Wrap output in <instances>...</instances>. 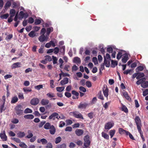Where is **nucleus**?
Instances as JSON below:
<instances>
[{
  "label": "nucleus",
  "mask_w": 148,
  "mask_h": 148,
  "mask_svg": "<svg viewBox=\"0 0 148 148\" xmlns=\"http://www.w3.org/2000/svg\"><path fill=\"white\" fill-rule=\"evenodd\" d=\"M84 147H88L90 143V138L89 136L88 135H86L84 136Z\"/></svg>",
  "instance_id": "nucleus-1"
},
{
  "label": "nucleus",
  "mask_w": 148,
  "mask_h": 148,
  "mask_svg": "<svg viewBox=\"0 0 148 148\" xmlns=\"http://www.w3.org/2000/svg\"><path fill=\"white\" fill-rule=\"evenodd\" d=\"M70 114L71 115L73 116H74L76 118L80 119H84L81 114L77 111L71 112L70 113Z\"/></svg>",
  "instance_id": "nucleus-2"
},
{
  "label": "nucleus",
  "mask_w": 148,
  "mask_h": 148,
  "mask_svg": "<svg viewBox=\"0 0 148 148\" xmlns=\"http://www.w3.org/2000/svg\"><path fill=\"white\" fill-rule=\"evenodd\" d=\"M22 106L20 105L16 106L15 108L16 112V114L19 115H21L23 113V110H21Z\"/></svg>",
  "instance_id": "nucleus-3"
},
{
  "label": "nucleus",
  "mask_w": 148,
  "mask_h": 148,
  "mask_svg": "<svg viewBox=\"0 0 148 148\" xmlns=\"http://www.w3.org/2000/svg\"><path fill=\"white\" fill-rule=\"evenodd\" d=\"M135 121L137 125L138 130L141 129V124L140 118L138 116H136L135 118Z\"/></svg>",
  "instance_id": "nucleus-4"
},
{
  "label": "nucleus",
  "mask_w": 148,
  "mask_h": 148,
  "mask_svg": "<svg viewBox=\"0 0 148 148\" xmlns=\"http://www.w3.org/2000/svg\"><path fill=\"white\" fill-rule=\"evenodd\" d=\"M114 125V123L112 122H107L105 125V128L106 130H109Z\"/></svg>",
  "instance_id": "nucleus-5"
},
{
  "label": "nucleus",
  "mask_w": 148,
  "mask_h": 148,
  "mask_svg": "<svg viewBox=\"0 0 148 148\" xmlns=\"http://www.w3.org/2000/svg\"><path fill=\"white\" fill-rule=\"evenodd\" d=\"M39 100L37 98H34L32 99L30 101V103L33 105H36L39 103Z\"/></svg>",
  "instance_id": "nucleus-6"
},
{
  "label": "nucleus",
  "mask_w": 148,
  "mask_h": 148,
  "mask_svg": "<svg viewBox=\"0 0 148 148\" xmlns=\"http://www.w3.org/2000/svg\"><path fill=\"white\" fill-rule=\"evenodd\" d=\"M21 66V63L17 62L13 64L11 66L12 69H14L16 68L20 67Z\"/></svg>",
  "instance_id": "nucleus-7"
},
{
  "label": "nucleus",
  "mask_w": 148,
  "mask_h": 148,
  "mask_svg": "<svg viewBox=\"0 0 148 148\" xmlns=\"http://www.w3.org/2000/svg\"><path fill=\"white\" fill-rule=\"evenodd\" d=\"M0 137L1 138L3 141H6L7 140V136L5 135L4 131H3V133L0 134Z\"/></svg>",
  "instance_id": "nucleus-8"
},
{
  "label": "nucleus",
  "mask_w": 148,
  "mask_h": 148,
  "mask_svg": "<svg viewBox=\"0 0 148 148\" xmlns=\"http://www.w3.org/2000/svg\"><path fill=\"white\" fill-rule=\"evenodd\" d=\"M53 31V28L52 27H50L47 29L46 30V37H47L50 33Z\"/></svg>",
  "instance_id": "nucleus-9"
},
{
  "label": "nucleus",
  "mask_w": 148,
  "mask_h": 148,
  "mask_svg": "<svg viewBox=\"0 0 148 148\" xmlns=\"http://www.w3.org/2000/svg\"><path fill=\"white\" fill-rule=\"evenodd\" d=\"M119 133L121 134H125L126 135H127V133H129V132L123 130L122 128H120L119 129Z\"/></svg>",
  "instance_id": "nucleus-10"
},
{
  "label": "nucleus",
  "mask_w": 148,
  "mask_h": 148,
  "mask_svg": "<svg viewBox=\"0 0 148 148\" xmlns=\"http://www.w3.org/2000/svg\"><path fill=\"white\" fill-rule=\"evenodd\" d=\"M105 88L103 89V91L104 96L106 97L107 99H108V89L107 88H106L104 90Z\"/></svg>",
  "instance_id": "nucleus-11"
},
{
  "label": "nucleus",
  "mask_w": 148,
  "mask_h": 148,
  "mask_svg": "<svg viewBox=\"0 0 148 148\" xmlns=\"http://www.w3.org/2000/svg\"><path fill=\"white\" fill-rule=\"evenodd\" d=\"M49 103V101L47 99H43L41 101V103L42 105L43 106H45L48 105Z\"/></svg>",
  "instance_id": "nucleus-12"
},
{
  "label": "nucleus",
  "mask_w": 148,
  "mask_h": 148,
  "mask_svg": "<svg viewBox=\"0 0 148 148\" xmlns=\"http://www.w3.org/2000/svg\"><path fill=\"white\" fill-rule=\"evenodd\" d=\"M69 78L67 77L64 78L63 80H61L60 82L62 85H64L67 84L69 82Z\"/></svg>",
  "instance_id": "nucleus-13"
},
{
  "label": "nucleus",
  "mask_w": 148,
  "mask_h": 148,
  "mask_svg": "<svg viewBox=\"0 0 148 148\" xmlns=\"http://www.w3.org/2000/svg\"><path fill=\"white\" fill-rule=\"evenodd\" d=\"M49 129V132L52 135L54 134L56 131V129L54 126L53 125H51Z\"/></svg>",
  "instance_id": "nucleus-14"
},
{
  "label": "nucleus",
  "mask_w": 148,
  "mask_h": 148,
  "mask_svg": "<svg viewBox=\"0 0 148 148\" xmlns=\"http://www.w3.org/2000/svg\"><path fill=\"white\" fill-rule=\"evenodd\" d=\"M128 60V55L126 53H125L123 55L122 59V62L124 63H125Z\"/></svg>",
  "instance_id": "nucleus-15"
},
{
  "label": "nucleus",
  "mask_w": 148,
  "mask_h": 148,
  "mask_svg": "<svg viewBox=\"0 0 148 148\" xmlns=\"http://www.w3.org/2000/svg\"><path fill=\"white\" fill-rule=\"evenodd\" d=\"M58 115V113L56 112L53 113L49 116V119L50 120L53 119L54 120L56 118V116Z\"/></svg>",
  "instance_id": "nucleus-16"
},
{
  "label": "nucleus",
  "mask_w": 148,
  "mask_h": 148,
  "mask_svg": "<svg viewBox=\"0 0 148 148\" xmlns=\"http://www.w3.org/2000/svg\"><path fill=\"white\" fill-rule=\"evenodd\" d=\"M76 134L78 136H80L84 132L82 130L77 129L75 131Z\"/></svg>",
  "instance_id": "nucleus-17"
},
{
  "label": "nucleus",
  "mask_w": 148,
  "mask_h": 148,
  "mask_svg": "<svg viewBox=\"0 0 148 148\" xmlns=\"http://www.w3.org/2000/svg\"><path fill=\"white\" fill-rule=\"evenodd\" d=\"M88 104L85 103H81L78 106V108L80 109L85 108L87 106Z\"/></svg>",
  "instance_id": "nucleus-18"
},
{
  "label": "nucleus",
  "mask_w": 148,
  "mask_h": 148,
  "mask_svg": "<svg viewBox=\"0 0 148 148\" xmlns=\"http://www.w3.org/2000/svg\"><path fill=\"white\" fill-rule=\"evenodd\" d=\"M11 5V2L10 1H7L6 3L5 4L4 8L5 10H7L8 8L10 7Z\"/></svg>",
  "instance_id": "nucleus-19"
},
{
  "label": "nucleus",
  "mask_w": 148,
  "mask_h": 148,
  "mask_svg": "<svg viewBox=\"0 0 148 148\" xmlns=\"http://www.w3.org/2000/svg\"><path fill=\"white\" fill-rule=\"evenodd\" d=\"M145 80H145L141 85V87L143 88H146L148 87V81H146Z\"/></svg>",
  "instance_id": "nucleus-20"
},
{
  "label": "nucleus",
  "mask_w": 148,
  "mask_h": 148,
  "mask_svg": "<svg viewBox=\"0 0 148 148\" xmlns=\"http://www.w3.org/2000/svg\"><path fill=\"white\" fill-rule=\"evenodd\" d=\"M24 117L26 119H31L34 118V116L32 114H29L25 115Z\"/></svg>",
  "instance_id": "nucleus-21"
},
{
  "label": "nucleus",
  "mask_w": 148,
  "mask_h": 148,
  "mask_svg": "<svg viewBox=\"0 0 148 148\" xmlns=\"http://www.w3.org/2000/svg\"><path fill=\"white\" fill-rule=\"evenodd\" d=\"M18 137L20 138H22L25 136V134L24 132H19L17 134Z\"/></svg>",
  "instance_id": "nucleus-22"
},
{
  "label": "nucleus",
  "mask_w": 148,
  "mask_h": 148,
  "mask_svg": "<svg viewBox=\"0 0 148 148\" xmlns=\"http://www.w3.org/2000/svg\"><path fill=\"white\" fill-rule=\"evenodd\" d=\"M18 100V97L16 96L13 97L11 101L12 103H14L16 102Z\"/></svg>",
  "instance_id": "nucleus-23"
},
{
  "label": "nucleus",
  "mask_w": 148,
  "mask_h": 148,
  "mask_svg": "<svg viewBox=\"0 0 148 148\" xmlns=\"http://www.w3.org/2000/svg\"><path fill=\"white\" fill-rule=\"evenodd\" d=\"M46 32V30L45 28H42L40 32V33L42 34V35L40 36L39 37H46L44 35V34Z\"/></svg>",
  "instance_id": "nucleus-24"
},
{
  "label": "nucleus",
  "mask_w": 148,
  "mask_h": 148,
  "mask_svg": "<svg viewBox=\"0 0 148 148\" xmlns=\"http://www.w3.org/2000/svg\"><path fill=\"white\" fill-rule=\"evenodd\" d=\"M101 135L105 139L107 140H108L109 139V135L106 133H105L104 132H103L101 133Z\"/></svg>",
  "instance_id": "nucleus-25"
},
{
  "label": "nucleus",
  "mask_w": 148,
  "mask_h": 148,
  "mask_svg": "<svg viewBox=\"0 0 148 148\" xmlns=\"http://www.w3.org/2000/svg\"><path fill=\"white\" fill-rule=\"evenodd\" d=\"M74 62L75 63H80L81 62V60L78 57H75L74 58Z\"/></svg>",
  "instance_id": "nucleus-26"
},
{
  "label": "nucleus",
  "mask_w": 148,
  "mask_h": 148,
  "mask_svg": "<svg viewBox=\"0 0 148 148\" xmlns=\"http://www.w3.org/2000/svg\"><path fill=\"white\" fill-rule=\"evenodd\" d=\"M19 146L22 148H27V145L23 142H21L19 144Z\"/></svg>",
  "instance_id": "nucleus-27"
},
{
  "label": "nucleus",
  "mask_w": 148,
  "mask_h": 148,
  "mask_svg": "<svg viewBox=\"0 0 148 148\" xmlns=\"http://www.w3.org/2000/svg\"><path fill=\"white\" fill-rule=\"evenodd\" d=\"M16 13V11L14 9H11L10 10V16H14L15 15Z\"/></svg>",
  "instance_id": "nucleus-28"
},
{
  "label": "nucleus",
  "mask_w": 148,
  "mask_h": 148,
  "mask_svg": "<svg viewBox=\"0 0 148 148\" xmlns=\"http://www.w3.org/2000/svg\"><path fill=\"white\" fill-rule=\"evenodd\" d=\"M110 60H104V64H105L106 66L107 67H109L110 66Z\"/></svg>",
  "instance_id": "nucleus-29"
},
{
  "label": "nucleus",
  "mask_w": 148,
  "mask_h": 148,
  "mask_svg": "<svg viewBox=\"0 0 148 148\" xmlns=\"http://www.w3.org/2000/svg\"><path fill=\"white\" fill-rule=\"evenodd\" d=\"M51 126L49 123H47L44 125V128L48 130L50 128Z\"/></svg>",
  "instance_id": "nucleus-30"
},
{
  "label": "nucleus",
  "mask_w": 148,
  "mask_h": 148,
  "mask_svg": "<svg viewBox=\"0 0 148 148\" xmlns=\"http://www.w3.org/2000/svg\"><path fill=\"white\" fill-rule=\"evenodd\" d=\"M46 95L49 98L53 97L55 96V95L53 93L50 92L47 93Z\"/></svg>",
  "instance_id": "nucleus-31"
},
{
  "label": "nucleus",
  "mask_w": 148,
  "mask_h": 148,
  "mask_svg": "<svg viewBox=\"0 0 148 148\" xmlns=\"http://www.w3.org/2000/svg\"><path fill=\"white\" fill-rule=\"evenodd\" d=\"M123 51H121L118 53L116 57L117 59L118 60H119L121 58L123 55Z\"/></svg>",
  "instance_id": "nucleus-32"
},
{
  "label": "nucleus",
  "mask_w": 148,
  "mask_h": 148,
  "mask_svg": "<svg viewBox=\"0 0 148 148\" xmlns=\"http://www.w3.org/2000/svg\"><path fill=\"white\" fill-rule=\"evenodd\" d=\"M123 96L126 99L129 100L130 99V97L128 96V95L127 92L125 91L123 92Z\"/></svg>",
  "instance_id": "nucleus-33"
},
{
  "label": "nucleus",
  "mask_w": 148,
  "mask_h": 148,
  "mask_svg": "<svg viewBox=\"0 0 148 148\" xmlns=\"http://www.w3.org/2000/svg\"><path fill=\"white\" fill-rule=\"evenodd\" d=\"M64 87H57L56 88L57 91L58 92H61L63 91L64 89Z\"/></svg>",
  "instance_id": "nucleus-34"
},
{
  "label": "nucleus",
  "mask_w": 148,
  "mask_h": 148,
  "mask_svg": "<svg viewBox=\"0 0 148 148\" xmlns=\"http://www.w3.org/2000/svg\"><path fill=\"white\" fill-rule=\"evenodd\" d=\"M111 66L112 67H114L117 65L118 63L116 61H114L113 60H111Z\"/></svg>",
  "instance_id": "nucleus-35"
},
{
  "label": "nucleus",
  "mask_w": 148,
  "mask_h": 148,
  "mask_svg": "<svg viewBox=\"0 0 148 148\" xmlns=\"http://www.w3.org/2000/svg\"><path fill=\"white\" fill-rule=\"evenodd\" d=\"M40 42L47 41L48 40V38H38Z\"/></svg>",
  "instance_id": "nucleus-36"
},
{
  "label": "nucleus",
  "mask_w": 148,
  "mask_h": 148,
  "mask_svg": "<svg viewBox=\"0 0 148 148\" xmlns=\"http://www.w3.org/2000/svg\"><path fill=\"white\" fill-rule=\"evenodd\" d=\"M9 15L8 14H3L0 16V18L2 19H7L9 16Z\"/></svg>",
  "instance_id": "nucleus-37"
},
{
  "label": "nucleus",
  "mask_w": 148,
  "mask_h": 148,
  "mask_svg": "<svg viewBox=\"0 0 148 148\" xmlns=\"http://www.w3.org/2000/svg\"><path fill=\"white\" fill-rule=\"evenodd\" d=\"M115 132V130H110L109 132V134L111 138H112L114 136Z\"/></svg>",
  "instance_id": "nucleus-38"
},
{
  "label": "nucleus",
  "mask_w": 148,
  "mask_h": 148,
  "mask_svg": "<svg viewBox=\"0 0 148 148\" xmlns=\"http://www.w3.org/2000/svg\"><path fill=\"white\" fill-rule=\"evenodd\" d=\"M145 76L144 73H138V75L136 77L137 79H138L140 78L143 77Z\"/></svg>",
  "instance_id": "nucleus-39"
},
{
  "label": "nucleus",
  "mask_w": 148,
  "mask_h": 148,
  "mask_svg": "<svg viewBox=\"0 0 148 148\" xmlns=\"http://www.w3.org/2000/svg\"><path fill=\"white\" fill-rule=\"evenodd\" d=\"M145 80V78H143L141 79H140L137 81L136 84L137 85H139L140 84H141L142 83V82L144 81Z\"/></svg>",
  "instance_id": "nucleus-40"
},
{
  "label": "nucleus",
  "mask_w": 148,
  "mask_h": 148,
  "mask_svg": "<svg viewBox=\"0 0 148 148\" xmlns=\"http://www.w3.org/2000/svg\"><path fill=\"white\" fill-rule=\"evenodd\" d=\"M32 110L29 108H27L25 110L24 112L25 114H27L28 113H32Z\"/></svg>",
  "instance_id": "nucleus-41"
},
{
  "label": "nucleus",
  "mask_w": 148,
  "mask_h": 148,
  "mask_svg": "<svg viewBox=\"0 0 148 148\" xmlns=\"http://www.w3.org/2000/svg\"><path fill=\"white\" fill-rule=\"evenodd\" d=\"M104 60H110L111 58L110 55L108 53H107L106 55V56H104Z\"/></svg>",
  "instance_id": "nucleus-42"
},
{
  "label": "nucleus",
  "mask_w": 148,
  "mask_h": 148,
  "mask_svg": "<svg viewBox=\"0 0 148 148\" xmlns=\"http://www.w3.org/2000/svg\"><path fill=\"white\" fill-rule=\"evenodd\" d=\"M72 93L73 95H75L77 99L78 98V97L79 95V93L78 92H77L75 90H73L72 91Z\"/></svg>",
  "instance_id": "nucleus-43"
},
{
  "label": "nucleus",
  "mask_w": 148,
  "mask_h": 148,
  "mask_svg": "<svg viewBox=\"0 0 148 148\" xmlns=\"http://www.w3.org/2000/svg\"><path fill=\"white\" fill-rule=\"evenodd\" d=\"M138 130L140 134L141 137L143 141H144L145 140V139L143 137V132L141 131V129H140V130L138 129Z\"/></svg>",
  "instance_id": "nucleus-44"
},
{
  "label": "nucleus",
  "mask_w": 148,
  "mask_h": 148,
  "mask_svg": "<svg viewBox=\"0 0 148 148\" xmlns=\"http://www.w3.org/2000/svg\"><path fill=\"white\" fill-rule=\"evenodd\" d=\"M19 15L21 16V17H19V19H21V18H23L24 16V13L23 11H21L19 13Z\"/></svg>",
  "instance_id": "nucleus-45"
},
{
  "label": "nucleus",
  "mask_w": 148,
  "mask_h": 148,
  "mask_svg": "<svg viewBox=\"0 0 148 148\" xmlns=\"http://www.w3.org/2000/svg\"><path fill=\"white\" fill-rule=\"evenodd\" d=\"M121 109L122 111H124V112H128V110L127 107H126V106H125L124 105H122Z\"/></svg>",
  "instance_id": "nucleus-46"
},
{
  "label": "nucleus",
  "mask_w": 148,
  "mask_h": 148,
  "mask_svg": "<svg viewBox=\"0 0 148 148\" xmlns=\"http://www.w3.org/2000/svg\"><path fill=\"white\" fill-rule=\"evenodd\" d=\"M28 134L26 136V138H32L33 136L31 132L30 131H28Z\"/></svg>",
  "instance_id": "nucleus-47"
},
{
  "label": "nucleus",
  "mask_w": 148,
  "mask_h": 148,
  "mask_svg": "<svg viewBox=\"0 0 148 148\" xmlns=\"http://www.w3.org/2000/svg\"><path fill=\"white\" fill-rule=\"evenodd\" d=\"M61 140V138L60 136H59L56 139L55 143L56 144H58L59 143Z\"/></svg>",
  "instance_id": "nucleus-48"
},
{
  "label": "nucleus",
  "mask_w": 148,
  "mask_h": 148,
  "mask_svg": "<svg viewBox=\"0 0 148 148\" xmlns=\"http://www.w3.org/2000/svg\"><path fill=\"white\" fill-rule=\"evenodd\" d=\"M43 88V85H39L36 86L34 87V88L35 89L37 90H40V89L42 88Z\"/></svg>",
  "instance_id": "nucleus-49"
},
{
  "label": "nucleus",
  "mask_w": 148,
  "mask_h": 148,
  "mask_svg": "<svg viewBox=\"0 0 148 148\" xmlns=\"http://www.w3.org/2000/svg\"><path fill=\"white\" fill-rule=\"evenodd\" d=\"M99 95L98 98L101 100H103L104 98L103 96L101 94V91H100L99 93L98 94Z\"/></svg>",
  "instance_id": "nucleus-50"
},
{
  "label": "nucleus",
  "mask_w": 148,
  "mask_h": 148,
  "mask_svg": "<svg viewBox=\"0 0 148 148\" xmlns=\"http://www.w3.org/2000/svg\"><path fill=\"white\" fill-rule=\"evenodd\" d=\"M45 59L47 61H50L52 60V58L51 56H47L45 57Z\"/></svg>",
  "instance_id": "nucleus-51"
},
{
  "label": "nucleus",
  "mask_w": 148,
  "mask_h": 148,
  "mask_svg": "<svg viewBox=\"0 0 148 148\" xmlns=\"http://www.w3.org/2000/svg\"><path fill=\"white\" fill-rule=\"evenodd\" d=\"M41 23V20L39 19H36L35 20L34 24L36 25H38L40 24Z\"/></svg>",
  "instance_id": "nucleus-52"
},
{
  "label": "nucleus",
  "mask_w": 148,
  "mask_h": 148,
  "mask_svg": "<svg viewBox=\"0 0 148 148\" xmlns=\"http://www.w3.org/2000/svg\"><path fill=\"white\" fill-rule=\"evenodd\" d=\"M110 101H108L106 102L103 105V106L106 109L108 107V106L110 105Z\"/></svg>",
  "instance_id": "nucleus-53"
},
{
  "label": "nucleus",
  "mask_w": 148,
  "mask_h": 148,
  "mask_svg": "<svg viewBox=\"0 0 148 148\" xmlns=\"http://www.w3.org/2000/svg\"><path fill=\"white\" fill-rule=\"evenodd\" d=\"M40 141L43 145H45L47 143V140L44 138L40 139Z\"/></svg>",
  "instance_id": "nucleus-54"
},
{
  "label": "nucleus",
  "mask_w": 148,
  "mask_h": 148,
  "mask_svg": "<svg viewBox=\"0 0 148 148\" xmlns=\"http://www.w3.org/2000/svg\"><path fill=\"white\" fill-rule=\"evenodd\" d=\"M79 90L81 91L85 92L86 91V88L83 86H80L79 87Z\"/></svg>",
  "instance_id": "nucleus-55"
},
{
  "label": "nucleus",
  "mask_w": 148,
  "mask_h": 148,
  "mask_svg": "<svg viewBox=\"0 0 148 148\" xmlns=\"http://www.w3.org/2000/svg\"><path fill=\"white\" fill-rule=\"evenodd\" d=\"M50 86L52 88H53L55 87L54 84V81L53 80H50Z\"/></svg>",
  "instance_id": "nucleus-56"
},
{
  "label": "nucleus",
  "mask_w": 148,
  "mask_h": 148,
  "mask_svg": "<svg viewBox=\"0 0 148 148\" xmlns=\"http://www.w3.org/2000/svg\"><path fill=\"white\" fill-rule=\"evenodd\" d=\"M53 60V64H55L57 63L58 59L57 58L54 56H52Z\"/></svg>",
  "instance_id": "nucleus-57"
},
{
  "label": "nucleus",
  "mask_w": 148,
  "mask_h": 148,
  "mask_svg": "<svg viewBox=\"0 0 148 148\" xmlns=\"http://www.w3.org/2000/svg\"><path fill=\"white\" fill-rule=\"evenodd\" d=\"M92 61L95 64H97L98 63L97 59L96 57H94L93 58Z\"/></svg>",
  "instance_id": "nucleus-58"
},
{
  "label": "nucleus",
  "mask_w": 148,
  "mask_h": 148,
  "mask_svg": "<svg viewBox=\"0 0 148 148\" xmlns=\"http://www.w3.org/2000/svg\"><path fill=\"white\" fill-rule=\"evenodd\" d=\"M11 122L13 123L16 124L18 123L19 121L18 119L14 118L12 120Z\"/></svg>",
  "instance_id": "nucleus-59"
},
{
  "label": "nucleus",
  "mask_w": 148,
  "mask_h": 148,
  "mask_svg": "<svg viewBox=\"0 0 148 148\" xmlns=\"http://www.w3.org/2000/svg\"><path fill=\"white\" fill-rule=\"evenodd\" d=\"M66 145L65 144H63L61 145H59L58 146V148H66Z\"/></svg>",
  "instance_id": "nucleus-60"
},
{
  "label": "nucleus",
  "mask_w": 148,
  "mask_h": 148,
  "mask_svg": "<svg viewBox=\"0 0 148 148\" xmlns=\"http://www.w3.org/2000/svg\"><path fill=\"white\" fill-rule=\"evenodd\" d=\"M23 90L24 92H25L27 93V92H31L32 91V90L30 88H23Z\"/></svg>",
  "instance_id": "nucleus-61"
},
{
  "label": "nucleus",
  "mask_w": 148,
  "mask_h": 148,
  "mask_svg": "<svg viewBox=\"0 0 148 148\" xmlns=\"http://www.w3.org/2000/svg\"><path fill=\"white\" fill-rule=\"evenodd\" d=\"M18 97L20 99H24L23 93H20L18 94Z\"/></svg>",
  "instance_id": "nucleus-62"
},
{
  "label": "nucleus",
  "mask_w": 148,
  "mask_h": 148,
  "mask_svg": "<svg viewBox=\"0 0 148 148\" xmlns=\"http://www.w3.org/2000/svg\"><path fill=\"white\" fill-rule=\"evenodd\" d=\"M35 34V31H32L28 35L30 37H32L34 36Z\"/></svg>",
  "instance_id": "nucleus-63"
},
{
  "label": "nucleus",
  "mask_w": 148,
  "mask_h": 148,
  "mask_svg": "<svg viewBox=\"0 0 148 148\" xmlns=\"http://www.w3.org/2000/svg\"><path fill=\"white\" fill-rule=\"evenodd\" d=\"M53 50V51L54 53L55 54H57L59 51V49L57 47H55Z\"/></svg>",
  "instance_id": "nucleus-64"
}]
</instances>
